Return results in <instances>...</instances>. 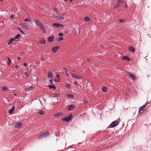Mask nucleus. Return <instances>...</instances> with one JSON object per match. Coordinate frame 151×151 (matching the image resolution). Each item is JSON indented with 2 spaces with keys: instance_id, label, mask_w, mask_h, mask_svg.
I'll return each instance as SVG.
<instances>
[{
  "instance_id": "obj_1",
  "label": "nucleus",
  "mask_w": 151,
  "mask_h": 151,
  "mask_svg": "<svg viewBox=\"0 0 151 151\" xmlns=\"http://www.w3.org/2000/svg\"><path fill=\"white\" fill-rule=\"evenodd\" d=\"M36 25L39 27V28L45 33H46V31L41 22L38 19H35L34 21Z\"/></svg>"
},
{
  "instance_id": "obj_2",
  "label": "nucleus",
  "mask_w": 151,
  "mask_h": 151,
  "mask_svg": "<svg viewBox=\"0 0 151 151\" xmlns=\"http://www.w3.org/2000/svg\"><path fill=\"white\" fill-rule=\"evenodd\" d=\"M119 122L118 121L113 122L109 126V127L110 128H112L114 127L117 126L119 123Z\"/></svg>"
},
{
  "instance_id": "obj_3",
  "label": "nucleus",
  "mask_w": 151,
  "mask_h": 151,
  "mask_svg": "<svg viewBox=\"0 0 151 151\" xmlns=\"http://www.w3.org/2000/svg\"><path fill=\"white\" fill-rule=\"evenodd\" d=\"M126 74L129 77L131 78L134 81H135L137 79V78L135 75H134L132 73H130L129 72L126 71Z\"/></svg>"
},
{
  "instance_id": "obj_4",
  "label": "nucleus",
  "mask_w": 151,
  "mask_h": 151,
  "mask_svg": "<svg viewBox=\"0 0 151 151\" xmlns=\"http://www.w3.org/2000/svg\"><path fill=\"white\" fill-rule=\"evenodd\" d=\"M49 135H50V134L49 132H46L45 133H43L41 134L39 136L38 139H42L44 137H46L47 136H48Z\"/></svg>"
},
{
  "instance_id": "obj_5",
  "label": "nucleus",
  "mask_w": 151,
  "mask_h": 151,
  "mask_svg": "<svg viewBox=\"0 0 151 151\" xmlns=\"http://www.w3.org/2000/svg\"><path fill=\"white\" fill-rule=\"evenodd\" d=\"M148 104V103H147V102H146L143 105L141 106L139 109V112L140 114L142 113L144 109L145 108V107Z\"/></svg>"
},
{
  "instance_id": "obj_6",
  "label": "nucleus",
  "mask_w": 151,
  "mask_h": 151,
  "mask_svg": "<svg viewBox=\"0 0 151 151\" xmlns=\"http://www.w3.org/2000/svg\"><path fill=\"white\" fill-rule=\"evenodd\" d=\"M72 114H70L67 117L63 118L62 120L63 121H65L66 122H68L72 118Z\"/></svg>"
},
{
  "instance_id": "obj_7",
  "label": "nucleus",
  "mask_w": 151,
  "mask_h": 151,
  "mask_svg": "<svg viewBox=\"0 0 151 151\" xmlns=\"http://www.w3.org/2000/svg\"><path fill=\"white\" fill-rule=\"evenodd\" d=\"M70 74L74 78L79 79H81L82 78V77L81 76H79L78 75L74 74L72 73H70Z\"/></svg>"
},
{
  "instance_id": "obj_8",
  "label": "nucleus",
  "mask_w": 151,
  "mask_h": 151,
  "mask_svg": "<svg viewBox=\"0 0 151 151\" xmlns=\"http://www.w3.org/2000/svg\"><path fill=\"white\" fill-rule=\"evenodd\" d=\"M52 26L53 27H61L63 28V24H61L60 23H53L52 24Z\"/></svg>"
},
{
  "instance_id": "obj_9",
  "label": "nucleus",
  "mask_w": 151,
  "mask_h": 151,
  "mask_svg": "<svg viewBox=\"0 0 151 151\" xmlns=\"http://www.w3.org/2000/svg\"><path fill=\"white\" fill-rule=\"evenodd\" d=\"M21 26L23 28H24L27 29L29 27V26L28 24L27 23H22L20 24Z\"/></svg>"
},
{
  "instance_id": "obj_10",
  "label": "nucleus",
  "mask_w": 151,
  "mask_h": 151,
  "mask_svg": "<svg viewBox=\"0 0 151 151\" xmlns=\"http://www.w3.org/2000/svg\"><path fill=\"white\" fill-rule=\"evenodd\" d=\"M59 47L56 46L52 47V50L54 53H56L59 49Z\"/></svg>"
},
{
  "instance_id": "obj_11",
  "label": "nucleus",
  "mask_w": 151,
  "mask_h": 151,
  "mask_svg": "<svg viewBox=\"0 0 151 151\" xmlns=\"http://www.w3.org/2000/svg\"><path fill=\"white\" fill-rule=\"evenodd\" d=\"M75 109V106L71 104L69 106L68 108V111H72Z\"/></svg>"
},
{
  "instance_id": "obj_12",
  "label": "nucleus",
  "mask_w": 151,
  "mask_h": 151,
  "mask_svg": "<svg viewBox=\"0 0 151 151\" xmlns=\"http://www.w3.org/2000/svg\"><path fill=\"white\" fill-rule=\"evenodd\" d=\"M35 87L33 86H29L27 87H26L25 90L27 91H29L31 90L34 89Z\"/></svg>"
},
{
  "instance_id": "obj_13",
  "label": "nucleus",
  "mask_w": 151,
  "mask_h": 151,
  "mask_svg": "<svg viewBox=\"0 0 151 151\" xmlns=\"http://www.w3.org/2000/svg\"><path fill=\"white\" fill-rule=\"evenodd\" d=\"M22 126V124L20 122L17 123H16L14 125V127L16 128H18L19 127H20Z\"/></svg>"
},
{
  "instance_id": "obj_14",
  "label": "nucleus",
  "mask_w": 151,
  "mask_h": 151,
  "mask_svg": "<svg viewBox=\"0 0 151 151\" xmlns=\"http://www.w3.org/2000/svg\"><path fill=\"white\" fill-rule=\"evenodd\" d=\"M63 116V114L62 112H59L55 113L54 115V116L59 117L60 116Z\"/></svg>"
},
{
  "instance_id": "obj_15",
  "label": "nucleus",
  "mask_w": 151,
  "mask_h": 151,
  "mask_svg": "<svg viewBox=\"0 0 151 151\" xmlns=\"http://www.w3.org/2000/svg\"><path fill=\"white\" fill-rule=\"evenodd\" d=\"M54 36L52 35L51 37H49L48 38V40L50 42L53 41L54 40Z\"/></svg>"
},
{
  "instance_id": "obj_16",
  "label": "nucleus",
  "mask_w": 151,
  "mask_h": 151,
  "mask_svg": "<svg viewBox=\"0 0 151 151\" xmlns=\"http://www.w3.org/2000/svg\"><path fill=\"white\" fill-rule=\"evenodd\" d=\"M128 50L132 52H134L135 50L134 48L132 46H129L128 48Z\"/></svg>"
},
{
  "instance_id": "obj_17",
  "label": "nucleus",
  "mask_w": 151,
  "mask_h": 151,
  "mask_svg": "<svg viewBox=\"0 0 151 151\" xmlns=\"http://www.w3.org/2000/svg\"><path fill=\"white\" fill-rule=\"evenodd\" d=\"M122 59L123 60H126L128 61H130L131 59L127 56H124L122 57Z\"/></svg>"
},
{
  "instance_id": "obj_18",
  "label": "nucleus",
  "mask_w": 151,
  "mask_h": 151,
  "mask_svg": "<svg viewBox=\"0 0 151 151\" xmlns=\"http://www.w3.org/2000/svg\"><path fill=\"white\" fill-rule=\"evenodd\" d=\"M14 109L15 106H13L8 111V113H9V114H10L12 113L14 111Z\"/></svg>"
},
{
  "instance_id": "obj_19",
  "label": "nucleus",
  "mask_w": 151,
  "mask_h": 151,
  "mask_svg": "<svg viewBox=\"0 0 151 151\" xmlns=\"http://www.w3.org/2000/svg\"><path fill=\"white\" fill-rule=\"evenodd\" d=\"M14 38H11L9 40L8 44L9 45L11 44L14 41Z\"/></svg>"
},
{
  "instance_id": "obj_20",
  "label": "nucleus",
  "mask_w": 151,
  "mask_h": 151,
  "mask_svg": "<svg viewBox=\"0 0 151 151\" xmlns=\"http://www.w3.org/2000/svg\"><path fill=\"white\" fill-rule=\"evenodd\" d=\"M84 19L85 21L86 22H89L91 20V19L89 17H85Z\"/></svg>"
},
{
  "instance_id": "obj_21",
  "label": "nucleus",
  "mask_w": 151,
  "mask_h": 151,
  "mask_svg": "<svg viewBox=\"0 0 151 151\" xmlns=\"http://www.w3.org/2000/svg\"><path fill=\"white\" fill-rule=\"evenodd\" d=\"M52 76L51 72H48L47 73V77H50L51 78H52Z\"/></svg>"
},
{
  "instance_id": "obj_22",
  "label": "nucleus",
  "mask_w": 151,
  "mask_h": 151,
  "mask_svg": "<svg viewBox=\"0 0 151 151\" xmlns=\"http://www.w3.org/2000/svg\"><path fill=\"white\" fill-rule=\"evenodd\" d=\"M66 95L67 97L69 98H73L74 96L73 95L71 94H66Z\"/></svg>"
},
{
  "instance_id": "obj_23",
  "label": "nucleus",
  "mask_w": 151,
  "mask_h": 151,
  "mask_svg": "<svg viewBox=\"0 0 151 151\" xmlns=\"http://www.w3.org/2000/svg\"><path fill=\"white\" fill-rule=\"evenodd\" d=\"M117 3L121 4H124L125 3V2L123 0H118L117 1Z\"/></svg>"
},
{
  "instance_id": "obj_24",
  "label": "nucleus",
  "mask_w": 151,
  "mask_h": 151,
  "mask_svg": "<svg viewBox=\"0 0 151 151\" xmlns=\"http://www.w3.org/2000/svg\"><path fill=\"white\" fill-rule=\"evenodd\" d=\"M39 42L41 44H43L45 43L46 41L45 40H40L39 41Z\"/></svg>"
},
{
  "instance_id": "obj_25",
  "label": "nucleus",
  "mask_w": 151,
  "mask_h": 151,
  "mask_svg": "<svg viewBox=\"0 0 151 151\" xmlns=\"http://www.w3.org/2000/svg\"><path fill=\"white\" fill-rule=\"evenodd\" d=\"M49 87L50 88H52L54 89H55L56 88L55 86L54 85H49Z\"/></svg>"
},
{
  "instance_id": "obj_26",
  "label": "nucleus",
  "mask_w": 151,
  "mask_h": 151,
  "mask_svg": "<svg viewBox=\"0 0 151 151\" xmlns=\"http://www.w3.org/2000/svg\"><path fill=\"white\" fill-rule=\"evenodd\" d=\"M116 5L114 6V7L115 8H116L118 7H120L121 6V4L120 3H118Z\"/></svg>"
},
{
  "instance_id": "obj_27",
  "label": "nucleus",
  "mask_w": 151,
  "mask_h": 151,
  "mask_svg": "<svg viewBox=\"0 0 151 151\" xmlns=\"http://www.w3.org/2000/svg\"><path fill=\"white\" fill-rule=\"evenodd\" d=\"M38 113L40 115H42L44 114V112L42 110H40Z\"/></svg>"
},
{
  "instance_id": "obj_28",
  "label": "nucleus",
  "mask_w": 151,
  "mask_h": 151,
  "mask_svg": "<svg viewBox=\"0 0 151 151\" xmlns=\"http://www.w3.org/2000/svg\"><path fill=\"white\" fill-rule=\"evenodd\" d=\"M20 36L21 35L20 34H18L16 35V36L14 38V39H18L19 38Z\"/></svg>"
},
{
  "instance_id": "obj_29",
  "label": "nucleus",
  "mask_w": 151,
  "mask_h": 151,
  "mask_svg": "<svg viewBox=\"0 0 151 151\" xmlns=\"http://www.w3.org/2000/svg\"><path fill=\"white\" fill-rule=\"evenodd\" d=\"M102 90L103 92H105L107 91V89L105 87H103L102 88Z\"/></svg>"
},
{
  "instance_id": "obj_30",
  "label": "nucleus",
  "mask_w": 151,
  "mask_h": 151,
  "mask_svg": "<svg viewBox=\"0 0 151 151\" xmlns=\"http://www.w3.org/2000/svg\"><path fill=\"white\" fill-rule=\"evenodd\" d=\"M65 86L67 88H69L71 87V85L70 83H67Z\"/></svg>"
},
{
  "instance_id": "obj_31",
  "label": "nucleus",
  "mask_w": 151,
  "mask_h": 151,
  "mask_svg": "<svg viewBox=\"0 0 151 151\" xmlns=\"http://www.w3.org/2000/svg\"><path fill=\"white\" fill-rule=\"evenodd\" d=\"M8 65H10L11 64V60L10 58L9 57H8Z\"/></svg>"
},
{
  "instance_id": "obj_32",
  "label": "nucleus",
  "mask_w": 151,
  "mask_h": 151,
  "mask_svg": "<svg viewBox=\"0 0 151 151\" xmlns=\"http://www.w3.org/2000/svg\"><path fill=\"white\" fill-rule=\"evenodd\" d=\"M7 90V88L5 87H3L2 88V90L3 91H6Z\"/></svg>"
},
{
  "instance_id": "obj_33",
  "label": "nucleus",
  "mask_w": 151,
  "mask_h": 151,
  "mask_svg": "<svg viewBox=\"0 0 151 151\" xmlns=\"http://www.w3.org/2000/svg\"><path fill=\"white\" fill-rule=\"evenodd\" d=\"M24 75H25L26 76H29V73H28V72L27 71L25 72L24 73Z\"/></svg>"
},
{
  "instance_id": "obj_34",
  "label": "nucleus",
  "mask_w": 151,
  "mask_h": 151,
  "mask_svg": "<svg viewBox=\"0 0 151 151\" xmlns=\"http://www.w3.org/2000/svg\"><path fill=\"white\" fill-rule=\"evenodd\" d=\"M55 81L56 82H58L59 81H60V78H57V79H56L55 80Z\"/></svg>"
},
{
  "instance_id": "obj_35",
  "label": "nucleus",
  "mask_w": 151,
  "mask_h": 151,
  "mask_svg": "<svg viewBox=\"0 0 151 151\" xmlns=\"http://www.w3.org/2000/svg\"><path fill=\"white\" fill-rule=\"evenodd\" d=\"M74 84L75 85H76V86H78V85H78V83L76 81H74Z\"/></svg>"
},
{
  "instance_id": "obj_36",
  "label": "nucleus",
  "mask_w": 151,
  "mask_h": 151,
  "mask_svg": "<svg viewBox=\"0 0 151 151\" xmlns=\"http://www.w3.org/2000/svg\"><path fill=\"white\" fill-rule=\"evenodd\" d=\"M18 29L20 31V32L22 33V34H24V32L22 30L20 29L18 27Z\"/></svg>"
},
{
  "instance_id": "obj_37",
  "label": "nucleus",
  "mask_w": 151,
  "mask_h": 151,
  "mask_svg": "<svg viewBox=\"0 0 151 151\" xmlns=\"http://www.w3.org/2000/svg\"><path fill=\"white\" fill-rule=\"evenodd\" d=\"M124 21V20L123 19H120L119 20V21L120 22H122V23Z\"/></svg>"
},
{
  "instance_id": "obj_38",
  "label": "nucleus",
  "mask_w": 151,
  "mask_h": 151,
  "mask_svg": "<svg viewBox=\"0 0 151 151\" xmlns=\"http://www.w3.org/2000/svg\"><path fill=\"white\" fill-rule=\"evenodd\" d=\"M58 35L60 36H63V34L62 33H59Z\"/></svg>"
},
{
  "instance_id": "obj_39",
  "label": "nucleus",
  "mask_w": 151,
  "mask_h": 151,
  "mask_svg": "<svg viewBox=\"0 0 151 151\" xmlns=\"http://www.w3.org/2000/svg\"><path fill=\"white\" fill-rule=\"evenodd\" d=\"M59 19L60 20H62L64 19V17H60Z\"/></svg>"
},
{
  "instance_id": "obj_40",
  "label": "nucleus",
  "mask_w": 151,
  "mask_h": 151,
  "mask_svg": "<svg viewBox=\"0 0 151 151\" xmlns=\"http://www.w3.org/2000/svg\"><path fill=\"white\" fill-rule=\"evenodd\" d=\"M63 40V38L62 37H60L59 38V40L60 41H62Z\"/></svg>"
},
{
  "instance_id": "obj_41",
  "label": "nucleus",
  "mask_w": 151,
  "mask_h": 151,
  "mask_svg": "<svg viewBox=\"0 0 151 151\" xmlns=\"http://www.w3.org/2000/svg\"><path fill=\"white\" fill-rule=\"evenodd\" d=\"M59 76H59V74H57L56 75V77H57V78H59Z\"/></svg>"
},
{
  "instance_id": "obj_42",
  "label": "nucleus",
  "mask_w": 151,
  "mask_h": 151,
  "mask_svg": "<svg viewBox=\"0 0 151 151\" xmlns=\"http://www.w3.org/2000/svg\"><path fill=\"white\" fill-rule=\"evenodd\" d=\"M128 91L129 92H131V90L129 88L128 89Z\"/></svg>"
},
{
  "instance_id": "obj_43",
  "label": "nucleus",
  "mask_w": 151,
  "mask_h": 151,
  "mask_svg": "<svg viewBox=\"0 0 151 151\" xmlns=\"http://www.w3.org/2000/svg\"><path fill=\"white\" fill-rule=\"evenodd\" d=\"M27 63H24L23 64V65L25 66H27Z\"/></svg>"
},
{
  "instance_id": "obj_44",
  "label": "nucleus",
  "mask_w": 151,
  "mask_h": 151,
  "mask_svg": "<svg viewBox=\"0 0 151 151\" xmlns=\"http://www.w3.org/2000/svg\"><path fill=\"white\" fill-rule=\"evenodd\" d=\"M29 20L28 19H25L24 20V21L26 22V21H29Z\"/></svg>"
},
{
  "instance_id": "obj_45",
  "label": "nucleus",
  "mask_w": 151,
  "mask_h": 151,
  "mask_svg": "<svg viewBox=\"0 0 151 151\" xmlns=\"http://www.w3.org/2000/svg\"><path fill=\"white\" fill-rule=\"evenodd\" d=\"M63 69L65 70V71H67V69L66 68L64 67Z\"/></svg>"
},
{
  "instance_id": "obj_46",
  "label": "nucleus",
  "mask_w": 151,
  "mask_h": 151,
  "mask_svg": "<svg viewBox=\"0 0 151 151\" xmlns=\"http://www.w3.org/2000/svg\"><path fill=\"white\" fill-rule=\"evenodd\" d=\"M10 17H11V19H12V18H13V17H14V16H13V15H11L10 16Z\"/></svg>"
},
{
  "instance_id": "obj_47",
  "label": "nucleus",
  "mask_w": 151,
  "mask_h": 151,
  "mask_svg": "<svg viewBox=\"0 0 151 151\" xmlns=\"http://www.w3.org/2000/svg\"><path fill=\"white\" fill-rule=\"evenodd\" d=\"M50 83H51V84H52V79H50Z\"/></svg>"
},
{
  "instance_id": "obj_48",
  "label": "nucleus",
  "mask_w": 151,
  "mask_h": 151,
  "mask_svg": "<svg viewBox=\"0 0 151 151\" xmlns=\"http://www.w3.org/2000/svg\"><path fill=\"white\" fill-rule=\"evenodd\" d=\"M83 101L84 103H86L87 102L85 100H83Z\"/></svg>"
},
{
  "instance_id": "obj_49",
  "label": "nucleus",
  "mask_w": 151,
  "mask_h": 151,
  "mask_svg": "<svg viewBox=\"0 0 151 151\" xmlns=\"http://www.w3.org/2000/svg\"><path fill=\"white\" fill-rule=\"evenodd\" d=\"M15 67L17 69L18 68H19V66L17 65H16L15 66Z\"/></svg>"
},
{
  "instance_id": "obj_50",
  "label": "nucleus",
  "mask_w": 151,
  "mask_h": 151,
  "mask_svg": "<svg viewBox=\"0 0 151 151\" xmlns=\"http://www.w3.org/2000/svg\"><path fill=\"white\" fill-rule=\"evenodd\" d=\"M124 6L125 7H127V5L126 4H125Z\"/></svg>"
},
{
  "instance_id": "obj_51",
  "label": "nucleus",
  "mask_w": 151,
  "mask_h": 151,
  "mask_svg": "<svg viewBox=\"0 0 151 151\" xmlns=\"http://www.w3.org/2000/svg\"><path fill=\"white\" fill-rule=\"evenodd\" d=\"M55 95L57 96H59V94L58 93H56L55 94Z\"/></svg>"
},
{
  "instance_id": "obj_52",
  "label": "nucleus",
  "mask_w": 151,
  "mask_h": 151,
  "mask_svg": "<svg viewBox=\"0 0 151 151\" xmlns=\"http://www.w3.org/2000/svg\"><path fill=\"white\" fill-rule=\"evenodd\" d=\"M66 75L68 76V77H69L70 76V75L69 74H68V73Z\"/></svg>"
},
{
  "instance_id": "obj_53",
  "label": "nucleus",
  "mask_w": 151,
  "mask_h": 151,
  "mask_svg": "<svg viewBox=\"0 0 151 151\" xmlns=\"http://www.w3.org/2000/svg\"><path fill=\"white\" fill-rule=\"evenodd\" d=\"M54 9L56 11H57V9H56V8H54Z\"/></svg>"
},
{
  "instance_id": "obj_54",
  "label": "nucleus",
  "mask_w": 151,
  "mask_h": 151,
  "mask_svg": "<svg viewBox=\"0 0 151 151\" xmlns=\"http://www.w3.org/2000/svg\"><path fill=\"white\" fill-rule=\"evenodd\" d=\"M65 73L66 75H67V74H68L67 73V71H65Z\"/></svg>"
},
{
  "instance_id": "obj_55",
  "label": "nucleus",
  "mask_w": 151,
  "mask_h": 151,
  "mask_svg": "<svg viewBox=\"0 0 151 151\" xmlns=\"http://www.w3.org/2000/svg\"><path fill=\"white\" fill-rule=\"evenodd\" d=\"M87 60L88 62H89L90 61V60L89 59H88Z\"/></svg>"
},
{
  "instance_id": "obj_56",
  "label": "nucleus",
  "mask_w": 151,
  "mask_h": 151,
  "mask_svg": "<svg viewBox=\"0 0 151 151\" xmlns=\"http://www.w3.org/2000/svg\"><path fill=\"white\" fill-rule=\"evenodd\" d=\"M73 0H69V1L70 2H71Z\"/></svg>"
},
{
  "instance_id": "obj_57",
  "label": "nucleus",
  "mask_w": 151,
  "mask_h": 151,
  "mask_svg": "<svg viewBox=\"0 0 151 151\" xmlns=\"http://www.w3.org/2000/svg\"><path fill=\"white\" fill-rule=\"evenodd\" d=\"M14 95H15V96H17V94H16V93H14Z\"/></svg>"
},
{
  "instance_id": "obj_58",
  "label": "nucleus",
  "mask_w": 151,
  "mask_h": 151,
  "mask_svg": "<svg viewBox=\"0 0 151 151\" xmlns=\"http://www.w3.org/2000/svg\"><path fill=\"white\" fill-rule=\"evenodd\" d=\"M66 2H67L68 0H64Z\"/></svg>"
},
{
  "instance_id": "obj_59",
  "label": "nucleus",
  "mask_w": 151,
  "mask_h": 151,
  "mask_svg": "<svg viewBox=\"0 0 151 151\" xmlns=\"http://www.w3.org/2000/svg\"><path fill=\"white\" fill-rule=\"evenodd\" d=\"M18 60H19V59H20V57H18Z\"/></svg>"
},
{
  "instance_id": "obj_60",
  "label": "nucleus",
  "mask_w": 151,
  "mask_h": 151,
  "mask_svg": "<svg viewBox=\"0 0 151 151\" xmlns=\"http://www.w3.org/2000/svg\"><path fill=\"white\" fill-rule=\"evenodd\" d=\"M3 0H0V1H3Z\"/></svg>"
},
{
  "instance_id": "obj_61",
  "label": "nucleus",
  "mask_w": 151,
  "mask_h": 151,
  "mask_svg": "<svg viewBox=\"0 0 151 151\" xmlns=\"http://www.w3.org/2000/svg\"><path fill=\"white\" fill-rule=\"evenodd\" d=\"M84 131H83V132L84 133Z\"/></svg>"
},
{
  "instance_id": "obj_62",
  "label": "nucleus",
  "mask_w": 151,
  "mask_h": 151,
  "mask_svg": "<svg viewBox=\"0 0 151 151\" xmlns=\"http://www.w3.org/2000/svg\"><path fill=\"white\" fill-rule=\"evenodd\" d=\"M84 131H83V132L84 133Z\"/></svg>"
}]
</instances>
